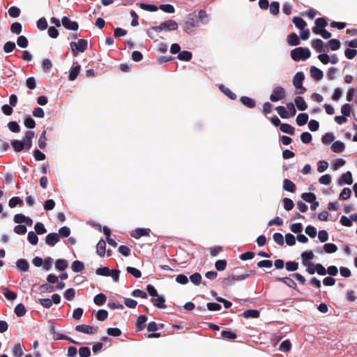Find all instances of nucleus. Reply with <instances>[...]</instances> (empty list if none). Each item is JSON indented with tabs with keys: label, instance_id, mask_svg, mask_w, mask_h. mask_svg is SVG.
<instances>
[{
	"label": "nucleus",
	"instance_id": "nucleus-1",
	"mask_svg": "<svg viewBox=\"0 0 357 357\" xmlns=\"http://www.w3.org/2000/svg\"><path fill=\"white\" fill-rule=\"evenodd\" d=\"M200 26L195 13L189 14L183 24V31L188 34L192 33L195 29Z\"/></svg>",
	"mask_w": 357,
	"mask_h": 357
},
{
	"label": "nucleus",
	"instance_id": "nucleus-2",
	"mask_svg": "<svg viewBox=\"0 0 357 357\" xmlns=\"http://www.w3.org/2000/svg\"><path fill=\"white\" fill-rule=\"evenodd\" d=\"M311 56V52L307 47H296L291 51V57L293 60L298 61L306 60Z\"/></svg>",
	"mask_w": 357,
	"mask_h": 357
},
{
	"label": "nucleus",
	"instance_id": "nucleus-3",
	"mask_svg": "<svg viewBox=\"0 0 357 357\" xmlns=\"http://www.w3.org/2000/svg\"><path fill=\"white\" fill-rule=\"evenodd\" d=\"M178 24L176 21L172 20H166L164 22L161 23L159 26H155L151 27L149 32L150 33L151 31H154L156 32H160L163 30L167 31H175L178 29Z\"/></svg>",
	"mask_w": 357,
	"mask_h": 357
},
{
	"label": "nucleus",
	"instance_id": "nucleus-4",
	"mask_svg": "<svg viewBox=\"0 0 357 357\" xmlns=\"http://www.w3.org/2000/svg\"><path fill=\"white\" fill-rule=\"evenodd\" d=\"M88 43L84 39H79L77 42H71L70 46L74 56H77L79 53L84 52L87 48Z\"/></svg>",
	"mask_w": 357,
	"mask_h": 357
},
{
	"label": "nucleus",
	"instance_id": "nucleus-5",
	"mask_svg": "<svg viewBox=\"0 0 357 357\" xmlns=\"http://www.w3.org/2000/svg\"><path fill=\"white\" fill-rule=\"evenodd\" d=\"M96 273L102 276H110L113 280L116 282L119 280L120 271L116 269L110 270L107 267L98 268L96 271Z\"/></svg>",
	"mask_w": 357,
	"mask_h": 357
},
{
	"label": "nucleus",
	"instance_id": "nucleus-6",
	"mask_svg": "<svg viewBox=\"0 0 357 357\" xmlns=\"http://www.w3.org/2000/svg\"><path fill=\"white\" fill-rule=\"evenodd\" d=\"M304 78V74L301 72H298L294 75L293 78V84L296 87V94H303L306 91V89L302 85Z\"/></svg>",
	"mask_w": 357,
	"mask_h": 357
},
{
	"label": "nucleus",
	"instance_id": "nucleus-7",
	"mask_svg": "<svg viewBox=\"0 0 357 357\" xmlns=\"http://www.w3.org/2000/svg\"><path fill=\"white\" fill-rule=\"evenodd\" d=\"M285 96V91L282 86H276L273 89L270 96V100L272 102H278Z\"/></svg>",
	"mask_w": 357,
	"mask_h": 357
},
{
	"label": "nucleus",
	"instance_id": "nucleus-8",
	"mask_svg": "<svg viewBox=\"0 0 357 357\" xmlns=\"http://www.w3.org/2000/svg\"><path fill=\"white\" fill-rule=\"evenodd\" d=\"M75 330L77 332H80L87 335H91L97 333V331H98V328L97 326H93L91 325L81 324L77 325L75 326Z\"/></svg>",
	"mask_w": 357,
	"mask_h": 357
},
{
	"label": "nucleus",
	"instance_id": "nucleus-9",
	"mask_svg": "<svg viewBox=\"0 0 357 357\" xmlns=\"http://www.w3.org/2000/svg\"><path fill=\"white\" fill-rule=\"evenodd\" d=\"M250 277L249 273L241 274V275H231L225 279V282L227 285H233L236 281L244 280Z\"/></svg>",
	"mask_w": 357,
	"mask_h": 357
},
{
	"label": "nucleus",
	"instance_id": "nucleus-10",
	"mask_svg": "<svg viewBox=\"0 0 357 357\" xmlns=\"http://www.w3.org/2000/svg\"><path fill=\"white\" fill-rule=\"evenodd\" d=\"M62 25L67 29L77 31L79 25L77 22L71 21L68 17H63L61 19Z\"/></svg>",
	"mask_w": 357,
	"mask_h": 357
},
{
	"label": "nucleus",
	"instance_id": "nucleus-11",
	"mask_svg": "<svg viewBox=\"0 0 357 357\" xmlns=\"http://www.w3.org/2000/svg\"><path fill=\"white\" fill-rule=\"evenodd\" d=\"M312 48L317 52H326L328 50V47L324 44V43L320 40V39H314L312 40L311 43Z\"/></svg>",
	"mask_w": 357,
	"mask_h": 357
},
{
	"label": "nucleus",
	"instance_id": "nucleus-12",
	"mask_svg": "<svg viewBox=\"0 0 357 357\" xmlns=\"http://www.w3.org/2000/svg\"><path fill=\"white\" fill-rule=\"evenodd\" d=\"M34 137V133L32 131H27L25 133L22 140H20L25 149H29L32 146V139Z\"/></svg>",
	"mask_w": 357,
	"mask_h": 357
},
{
	"label": "nucleus",
	"instance_id": "nucleus-13",
	"mask_svg": "<svg viewBox=\"0 0 357 357\" xmlns=\"http://www.w3.org/2000/svg\"><path fill=\"white\" fill-rule=\"evenodd\" d=\"M24 351V345L20 342L15 343L12 347V354L15 357H22Z\"/></svg>",
	"mask_w": 357,
	"mask_h": 357
},
{
	"label": "nucleus",
	"instance_id": "nucleus-14",
	"mask_svg": "<svg viewBox=\"0 0 357 357\" xmlns=\"http://www.w3.org/2000/svg\"><path fill=\"white\" fill-rule=\"evenodd\" d=\"M340 185H344L345 184L351 185L353 183L352 174L350 172H347L343 174L337 181Z\"/></svg>",
	"mask_w": 357,
	"mask_h": 357
},
{
	"label": "nucleus",
	"instance_id": "nucleus-15",
	"mask_svg": "<svg viewBox=\"0 0 357 357\" xmlns=\"http://www.w3.org/2000/svg\"><path fill=\"white\" fill-rule=\"evenodd\" d=\"M197 18L199 20V23L202 25H206L209 23L210 19L208 14L204 10H199L197 14Z\"/></svg>",
	"mask_w": 357,
	"mask_h": 357
},
{
	"label": "nucleus",
	"instance_id": "nucleus-16",
	"mask_svg": "<svg viewBox=\"0 0 357 357\" xmlns=\"http://www.w3.org/2000/svg\"><path fill=\"white\" fill-rule=\"evenodd\" d=\"M165 298L162 295L158 294V296L151 298V302L153 303V304L158 308L164 309L166 307V305H165Z\"/></svg>",
	"mask_w": 357,
	"mask_h": 357
},
{
	"label": "nucleus",
	"instance_id": "nucleus-17",
	"mask_svg": "<svg viewBox=\"0 0 357 357\" xmlns=\"http://www.w3.org/2000/svg\"><path fill=\"white\" fill-rule=\"evenodd\" d=\"M59 241V234L56 233H50L47 234L45 238V242L50 246L55 245Z\"/></svg>",
	"mask_w": 357,
	"mask_h": 357
},
{
	"label": "nucleus",
	"instance_id": "nucleus-18",
	"mask_svg": "<svg viewBox=\"0 0 357 357\" xmlns=\"http://www.w3.org/2000/svg\"><path fill=\"white\" fill-rule=\"evenodd\" d=\"M81 66L77 62H74L70 69L69 74V79L73 81L75 80L80 70Z\"/></svg>",
	"mask_w": 357,
	"mask_h": 357
},
{
	"label": "nucleus",
	"instance_id": "nucleus-19",
	"mask_svg": "<svg viewBox=\"0 0 357 357\" xmlns=\"http://www.w3.org/2000/svg\"><path fill=\"white\" fill-rule=\"evenodd\" d=\"M294 103L300 111H305L307 108V105L301 96H297L294 99Z\"/></svg>",
	"mask_w": 357,
	"mask_h": 357
},
{
	"label": "nucleus",
	"instance_id": "nucleus-20",
	"mask_svg": "<svg viewBox=\"0 0 357 357\" xmlns=\"http://www.w3.org/2000/svg\"><path fill=\"white\" fill-rule=\"evenodd\" d=\"M301 256L303 265H307L310 263L309 261L314 258V255L312 251H305L301 253Z\"/></svg>",
	"mask_w": 357,
	"mask_h": 357
},
{
	"label": "nucleus",
	"instance_id": "nucleus-21",
	"mask_svg": "<svg viewBox=\"0 0 357 357\" xmlns=\"http://www.w3.org/2000/svg\"><path fill=\"white\" fill-rule=\"evenodd\" d=\"M150 229L145 228H137L132 234V236L135 238H139L141 236H149Z\"/></svg>",
	"mask_w": 357,
	"mask_h": 357
},
{
	"label": "nucleus",
	"instance_id": "nucleus-22",
	"mask_svg": "<svg viewBox=\"0 0 357 357\" xmlns=\"http://www.w3.org/2000/svg\"><path fill=\"white\" fill-rule=\"evenodd\" d=\"M310 75L316 80H321L324 77L323 72L315 66L310 68Z\"/></svg>",
	"mask_w": 357,
	"mask_h": 357
},
{
	"label": "nucleus",
	"instance_id": "nucleus-23",
	"mask_svg": "<svg viewBox=\"0 0 357 357\" xmlns=\"http://www.w3.org/2000/svg\"><path fill=\"white\" fill-rule=\"evenodd\" d=\"M344 149V143L340 141H335L331 146V149L334 153H342Z\"/></svg>",
	"mask_w": 357,
	"mask_h": 357
},
{
	"label": "nucleus",
	"instance_id": "nucleus-24",
	"mask_svg": "<svg viewBox=\"0 0 357 357\" xmlns=\"http://www.w3.org/2000/svg\"><path fill=\"white\" fill-rule=\"evenodd\" d=\"M283 189L287 192H294L296 190V185L291 181L285 178L283 181Z\"/></svg>",
	"mask_w": 357,
	"mask_h": 357
},
{
	"label": "nucleus",
	"instance_id": "nucleus-25",
	"mask_svg": "<svg viewBox=\"0 0 357 357\" xmlns=\"http://www.w3.org/2000/svg\"><path fill=\"white\" fill-rule=\"evenodd\" d=\"M312 31L315 34L321 35L324 39H328L331 37V33L325 29H319L318 27H313Z\"/></svg>",
	"mask_w": 357,
	"mask_h": 357
},
{
	"label": "nucleus",
	"instance_id": "nucleus-26",
	"mask_svg": "<svg viewBox=\"0 0 357 357\" xmlns=\"http://www.w3.org/2000/svg\"><path fill=\"white\" fill-rule=\"evenodd\" d=\"M287 43L291 46H296L300 44V40L295 33H291L287 36Z\"/></svg>",
	"mask_w": 357,
	"mask_h": 357
},
{
	"label": "nucleus",
	"instance_id": "nucleus-27",
	"mask_svg": "<svg viewBox=\"0 0 357 357\" xmlns=\"http://www.w3.org/2000/svg\"><path fill=\"white\" fill-rule=\"evenodd\" d=\"M308 114L306 113L299 114L296 117V123L299 126H304L308 121Z\"/></svg>",
	"mask_w": 357,
	"mask_h": 357
},
{
	"label": "nucleus",
	"instance_id": "nucleus-28",
	"mask_svg": "<svg viewBox=\"0 0 357 357\" xmlns=\"http://www.w3.org/2000/svg\"><path fill=\"white\" fill-rule=\"evenodd\" d=\"M241 102L248 108H253L255 107V101L249 97L242 96L241 98Z\"/></svg>",
	"mask_w": 357,
	"mask_h": 357
},
{
	"label": "nucleus",
	"instance_id": "nucleus-29",
	"mask_svg": "<svg viewBox=\"0 0 357 357\" xmlns=\"http://www.w3.org/2000/svg\"><path fill=\"white\" fill-rule=\"evenodd\" d=\"M106 243L103 240L100 241L96 245V252L100 256L103 257L105 254Z\"/></svg>",
	"mask_w": 357,
	"mask_h": 357
},
{
	"label": "nucleus",
	"instance_id": "nucleus-30",
	"mask_svg": "<svg viewBox=\"0 0 357 357\" xmlns=\"http://www.w3.org/2000/svg\"><path fill=\"white\" fill-rule=\"evenodd\" d=\"M323 250L326 253L333 254L337 250V247L333 243H326L323 246Z\"/></svg>",
	"mask_w": 357,
	"mask_h": 357
},
{
	"label": "nucleus",
	"instance_id": "nucleus-31",
	"mask_svg": "<svg viewBox=\"0 0 357 357\" xmlns=\"http://www.w3.org/2000/svg\"><path fill=\"white\" fill-rule=\"evenodd\" d=\"M292 21L295 26L301 30L304 29L307 25L306 22L299 17H294Z\"/></svg>",
	"mask_w": 357,
	"mask_h": 357
},
{
	"label": "nucleus",
	"instance_id": "nucleus-32",
	"mask_svg": "<svg viewBox=\"0 0 357 357\" xmlns=\"http://www.w3.org/2000/svg\"><path fill=\"white\" fill-rule=\"evenodd\" d=\"M18 268L22 271H27L29 268V263L24 259H18L16 262Z\"/></svg>",
	"mask_w": 357,
	"mask_h": 357
},
{
	"label": "nucleus",
	"instance_id": "nucleus-33",
	"mask_svg": "<svg viewBox=\"0 0 357 357\" xmlns=\"http://www.w3.org/2000/svg\"><path fill=\"white\" fill-rule=\"evenodd\" d=\"M192 53L189 51H182L178 53V59L181 61H189L192 59Z\"/></svg>",
	"mask_w": 357,
	"mask_h": 357
},
{
	"label": "nucleus",
	"instance_id": "nucleus-34",
	"mask_svg": "<svg viewBox=\"0 0 357 357\" xmlns=\"http://www.w3.org/2000/svg\"><path fill=\"white\" fill-rule=\"evenodd\" d=\"M280 130L284 133L293 135L294 133V128L287 123H282L280 127Z\"/></svg>",
	"mask_w": 357,
	"mask_h": 357
},
{
	"label": "nucleus",
	"instance_id": "nucleus-35",
	"mask_svg": "<svg viewBox=\"0 0 357 357\" xmlns=\"http://www.w3.org/2000/svg\"><path fill=\"white\" fill-rule=\"evenodd\" d=\"M291 344L289 340H285L281 342L280 344L279 349L282 352H288L291 350Z\"/></svg>",
	"mask_w": 357,
	"mask_h": 357
},
{
	"label": "nucleus",
	"instance_id": "nucleus-36",
	"mask_svg": "<svg viewBox=\"0 0 357 357\" xmlns=\"http://www.w3.org/2000/svg\"><path fill=\"white\" fill-rule=\"evenodd\" d=\"M107 297L105 294H98L94 297L93 302L97 305H102L105 303Z\"/></svg>",
	"mask_w": 357,
	"mask_h": 357
},
{
	"label": "nucleus",
	"instance_id": "nucleus-37",
	"mask_svg": "<svg viewBox=\"0 0 357 357\" xmlns=\"http://www.w3.org/2000/svg\"><path fill=\"white\" fill-rule=\"evenodd\" d=\"M243 316L245 318H257L259 316V312L257 310H247L244 311Z\"/></svg>",
	"mask_w": 357,
	"mask_h": 357
},
{
	"label": "nucleus",
	"instance_id": "nucleus-38",
	"mask_svg": "<svg viewBox=\"0 0 357 357\" xmlns=\"http://www.w3.org/2000/svg\"><path fill=\"white\" fill-rule=\"evenodd\" d=\"M84 268V266L83 263L77 260L75 261L71 266V268L73 271H74L75 273L81 272L82 271H83Z\"/></svg>",
	"mask_w": 357,
	"mask_h": 357
},
{
	"label": "nucleus",
	"instance_id": "nucleus-39",
	"mask_svg": "<svg viewBox=\"0 0 357 357\" xmlns=\"http://www.w3.org/2000/svg\"><path fill=\"white\" fill-rule=\"evenodd\" d=\"M276 111L280 116L282 119L289 118V112H287L286 107L283 106H278L276 107Z\"/></svg>",
	"mask_w": 357,
	"mask_h": 357
},
{
	"label": "nucleus",
	"instance_id": "nucleus-40",
	"mask_svg": "<svg viewBox=\"0 0 357 357\" xmlns=\"http://www.w3.org/2000/svg\"><path fill=\"white\" fill-rule=\"evenodd\" d=\"M139 7L144 10H147V11H150V12H155L158 9V8L155 5L147 4V3H140Z\"/></svg>",
	"mask_w": 357,
	"mask_h": 357
},
{
	"label": "nucleus",
	"instance_id": "nucleus-41",
	"mask_svg": "<svg viewBox=\"0 0 357 357\" xmlns=\"http://www.w3.org/2000/svg\"><path fill=\"white\" fill-rule=\"evenodd\" d=\"M55 266L59 271H64L68 268V263L65 259H58L55 262Z\"/></svg>",
	"mask_w": 357,
	"mask_h": 357
},
{
	"label": "nucleus",
	"instance_id": "nucleus-42",
	"mask_svg": "<svg viewBox=\"0 0 357 357\" xmlns=\"http://www.w3.org/2000/svg\"><path fill=\"white\" fill-rule=\"evenodd\" d=\"M219 88L230 99L234 100L236 98V94L231 92L229 89L225 87L224 85H220Z\"/></svg>",
	"mask_w": 357,
	"mask_h": 357
},
{
	"label": "nucleus",
	"instance_id": "nucleus-43",
	"mask_svg": "<svg viewBox=\"0 0 357 357\" xmlns=\"http://www.w3.org/2000/svg\"><path fill=\"white\" fill-rule=\"evenodd\" d=\"M22 26L20 22H14L11 24L10 31L13 33L19 35L22 32Z\"/></svg>",
	"mask_w": 357,
	"mask_h": 357
},
{
	"label": "nucleus",
	"instance_id": "nucleus-44",
	"mask_svg": "<svg viewBox=\"0 0 357 357\" xmlns=\"http://www.w3.org/2000/svg\"><path fill=\"white\" fill-rule=\"evenodd\" d=\"M278 280L283 282L285 284L289 286V287H291L293 289H296V284L295 282L290 278H278Z\"/></svg>",
	"mask_w": 357,
	"mask_h": 357
},
{
	"label": "nucleus",
	"instance_id": "nucleus-45",
	"mask_svg": "<svg viewBox=\"0 0 357 357\" xmlns=\"http://www.w3.org/2000/svg\"><path fill=\"white\" fill-rule=\"evenodd\" d=\"M301 197L307 202L312 203L316 199V196L312 192L303 193Z\"/></svg>",
	"mask_w": 357,
	"mask_h": 357
},
{
	"label": "nucleus",
	"instance_id": "nucleus-46",
	"mask_svg": "<svg viewBox=\"0 0 357 357\" xmlns=\"http://www.w3.org/2000/svg\"><path fill=\"white\" fill-rule=\"evenodd\" d=\"M158 8L167 13H174L175 11L174 7L171 4H160Z\"/></svg>",
	"mask_w": 357,
	"mask_h": 357
},
{
	"label": "nucleus",
	"instance_id": "nucleus-47",
	"mask_svg": "<svg viewBox=\"0 0 357 357\" xmlns=\"http://www.w3.org/2000/svg\"><path fill=\"white\" fill-rule=\"evenodd\" d=\"M96 317L98 321H102L107 318L108 312L105 310H99L97 312Z\"/></svg>",
	"mask_w": 357,
	"mask_h": 357
},
{
	"label": "nucleus",
	"instance_id": "nucleus-48",
	"mask_svg": "<svg viewBox=\"0 0 357 357\" xmlns=\"http://www.w3.org/2000/svg\"><path fill=\"white\" fill-rule=\"evenodd\" d=\"M147 318L144 315H140L138 317L137 319L136 326L139 330H142L144 328V324L146 321Z\"/></svg>",
	"mask_w": 357,
	"mask_h": 357
},
{
	"label": "nucleus",
	"instance_id": "nucleus-49",
	"mask_svg": "<svg viewBox=\"0 0 357 357\" xmlns=\"http://www.w3.org/2000/svg\"><path fill=\"white\" fill-rule=\"evenodd\" d=\"M27 239L29 242L32 245H36L38 241V238L36 234L33 231H29L28 233Z\"/></svg>",
	"mask_w": 357,
	"mask_h": 357
},
{
	"label": "nucleus",
	"instance_id": "nucleus-50",
	"mask_svg": "<svg viewBox=\"0 0 357 357\" xmlns=\"http://www.w3.org/2000/svg\"><path fill=\"white\" fill-rule=\"evenodd\" d=\"M126 271L135 278H139L142 275L141 271L136 268L128 266L127 267Z\"/></svg>",
	"mask_w": 357,
	"mask_h": 357
},
{
	"label": "nucleus",
	"instance_id": "nucleus-51",
	"mask_svg": "<svg viewBox=\"0 0 357 357\" xmlns=\"http://www.w3.org/2000/svg\"><path fill=\"white\" fill-rule=\"evenodd\" d=\"M38 146L43 149L45 148L46 146V131H43L41 135H40L39 137V139H38Z\"/></svg>",
	"mask_w": 357,
	"mask_h": 357
},
{
	"label": "nucleus",
	"instance_id": "nucleus-52",
	"mask_svg": "<svg viewBox=\"0 0 357 357\" xmlns=\"http://www.w3.org/2000/svg\"><path fill=\"white\" fill-rule=\"evenodd\" d=\"M15 313L18 317H22L26 313L24 305L22 303L18 304L15 308Z\"/></svg>",
	"mask_w": 357,
	"mask_h": 357
},
{
	"label": "nucleus",
	"instance_id": "nucleus-53",
	"mask_svg": "<svg viewBox=\"0 0 357 357\" xmlns=\"http://www.w3.org/2000/svg\"><path fill=\"white\" fill-rule=\"evenodd\" d=\"M280 4L278 1H273L270 5V13L275 15L279 13Z\"/></svg>",
	"mask_w": 357,
	"mask_h": 357
},
{
	"label": "nucleus",
	"instance_id": "nucleus-54",
	"mask_svg": "<svg viewBox=\"0 0 357 357\" xmlns=\"http://www.w3.org/2000/svg\"><path fill=\"white\" fill-rule=\"evenodd\" d=\"M8 13L11 17H17L20 14V9L16 6H11Z\"/></svg>",
	"mask_w": 357,
	"mask_h": 357
},
{
	"label": "nucleus",
	"instance_id": "nucleus-55",
	"mask_svg": "<svg viewBox=\"0 0 357 357\" xmlns=\"http://www.w3.org/2000/svg\"><path fill=\"white\" fill-rule=\"evenodd\" d=\"M8 128L9 130L13 132L17 133L20 131V128L18 123L16 121H10L8 123Z\"/></svg>",
	"mask_w": 357,
	"mask_h": 357
},
{
	"label": "nucleus",
	"instance_id": "nucleus-56",
	"mask_svg": "<svg viewBox=\"0 0 357 357\" xmlns=\"http://www.w3.org/2000/svg\"><path fill=\"white\" fill-rule=\"evenodd\" d=\"M190 280L193 284L198 285L201 283L202 276L199 273H195L190 276Z\"/></svg>",
	"mask_w": 357,
	"mask_h": 357
},
{
	"label": "nucleus",
	"instance_id": "nucleus-57",
	"mask_svg": "<svg viewBox=\"0 0 357 357\" xmlns=\"http://www.w3.org/2000/svg\"><path fill=\"white\" fill-rule=\"evenodd\" d=\"M305 231L311 238H314L317 234L316 228L311 225L307 226Z\"/></svg>",
	"mask_w": 357,
	"mask_h": 357
},
{
	"label": "nucleus",
	"instance_id": "nucleus-58",
	"mask_svg": "<svg viewBox=\"0 0 357 357\" xmlns=\"http://www.w3.org/2000/svg\"><path fill=\"white\" fill-rule=\"evenodd\" d=\"M17 43L22 48H26L28 46V40L24 36H20L17 38Z\"/></svg>",
	"mask_w": 357,
	"mask_h": 357
},
{
	"label": "nucleus",
	"instance_id": "nucleus-59",
	"mask_svg": "<svg viewBox=\"0 0 357 357\" xmlns=\"http://www.w3.org/2000/svg\"><path fill=\"white\" fill-rule=\"evenodd\" d=\"M318 238L321 243L326 242L328 238V234L326 230H320L318 233Z\"/></svg>",
	"mask_w": 357,
	"mask_h": 357
},
{
	"label": "nucleus",
	"instance_id": "nucleus-60",
	"mask_svg": "<svg viewBox=\"0 0 357 357\" xmlns=\"http://www.w3.org/2000/svg\"><path fill=\"white\" fill-rule=\"evenodd\" d=\"M335 139L333 133L327 132L321 138V141L324 144H329L332 142Z\"/></svg>",
	"mask_w": 357,
	"mask_h": 357
},
{
	"label": "nucleus",
	"instance_id": "nucleus-61",
	"mask_svg": "<svg viewBox=\"0 0 357 357\" xmlns=\"http://www.w3.org/2000/svg\"><path fill=\"white\" fill-rule=\"evenodd\" d=\"M11 145L13 147L14 150L16 152L21 151L23 149H25L24 146L22 145V142L20 140H13L11 142Z\"/></svg>",
	"mask_w": 357,
	"mask_h": 357
},
{
	"label": "nucleus",
	"instance_id": "nucleus-62",
	"mask_svg": "<svg viewBox=\"0 0 357 357\" xmlns=\"http://www.w3.org/2000/svg\"><path fill=\"white\" fill-rule=\"evenodd\" d=\"M351 191L348 188H344L340 194V199L346 200L351 197Z\"/></svg>",
	"mask_w": 357,
	"mask_h": 357
},
{
	"label": "nucleus",
	"instance_id": "nucleus-63",
	"mask_svg": "<svg viewBox=\"0 0 357 357\" xmlns=\"http://www.w3.org/2000/svg\"><path fill=\"white\" fill-rule=\"evenodd\" d=\"M35 231L38 234H43L47 232L44 225L41 222H37L34 227Z\"/></svg>",
	"mask_w": 357,
	"mask_h": 357
},
{
	"label": "nucleus",
	"instance_id": "nucleus-64",
	"mask_svg": "<svg viewBox=\"0 0 357 357\" xmlns=\"http://www.w3.org/2000/svg\"><path fill=\"white\" fill-rule=\"evenodd\" d=\"M79 355L80 357H89L91 355L90 349L87 347H82L79 348Z\"/></svg>",
	"mask_w": 357,
	"mask_h": 357
}]
</instances>
